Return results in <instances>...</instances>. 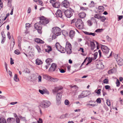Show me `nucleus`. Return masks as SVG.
<instances>
[{"label": "nucleus", "instance_id": "e2e57ef3", "mask_svg": "<svg viewBox=\"0 0 123 123\" xmlns=\"http://www.w3.org/2000/svg\"><path fill=\"white\" fill-rule=\"evenodd\" d=\"M72 88L73 89H76V90L78 89V87L77 86L75 85L72 87Z\"/></svg>", "mask_w": 123, "mask_h": 123}, {"label": "nucleus", "instance_id": "ea45409f", "mask_svg": "<svg viewBox=\"0 0 123 123\" xmlns=\"http://www.w3.org/2000/svg\"><path fill=\"white\" fill-rule=\"evenodd\" d=\"M14 52L15 54L17 55L20 54V53L19 50L18 49H17L15 50Z\"/></svg>", "mask_w": 123, "mask_h": 123}, {"label": "nucleus", "instance_id": "c756f323", "mask_svg": "<svg viewBox=\"0 0 123 123\" xmlns=\"http://www.w3.org/2000/svg\"><path fill=\"white\" fill-rule=\"evenodd\" d=\"M45 93H46L47 94H49V92L45 88H43L42 90Z\"/></svg>", "mask_w": 123, "mask_h": 123}, {"label": "nucleus", "instance_id": "0e129e2a", "mask_svg": "<svg viewBox=\"0 0 123 123\" xmlns=\"http://www.w3.org/2000/svg\"><path fill=\"white\" fill-rule=\"evenodd\" d=\"M39 92L42 94H44L45 93L42 90L39 89Z\"/></svg>", "mask_w": 123, "mask_h": 123}, {"label": "nucleus", "instance_id": "f3484780", "mask_svg": "<svg viewBox=\"0 0 123 123\" xmlns=\"http://www.w3.org/2000/svg\"><path fill=\"white\" fill-rule=\"evenodd\" d=\"M86 13L84 12H82L80 13L79 14V17L81 18H83L85 17L86 16Z\"/></svg>", "mask_w": 123, "mask_h": 123}, {"label": "nucleus", "instance_id": "7c9ffc66", "mask_svg": "<svg viewBox=\"0 0 123 123\" xmlns=\"http://www.w3.org/2000/svg\"><path fill=\"white\" fill-rule=\"evenodd\" d=\"M35 47L37 50L38 52L39 53H40L41 52V50L40 47L38 45H36L35 46Z\"/></svg>", "mask_w": 123, "mask_h": 123}, {"label": "nucleus", "instance_id": "4468645a", "mask_svg": "<svg viewBox=\"0 0 123 123\" xmlns=\"http://www.w3.org/2000/svg\"><path fill=\"white\" fill-rule=\"evenodd\" d=\"M56 14L57 16L61 18L62 17V15L61 11L59 9H58L57 12Z\"/></svg>", "mask_w": 123, "mask_h": 123}, {"label": "nucleus", "instance_id": "6ab92c4d", "mask_svg": "<svg viewBox=\"0 0 123 123\" xmlns=\"http://www.w3.org/2000/svg\"><path fill=\"white\" fill-rule=\"evenodd\" d=\"M14 121L15 119L13 118H9L7 119V121L8 123H12Z\"/></svg>", "mask_w": 123, "mask_h": 123}, {"label": "nucleus", "instance_id": "13d9d810", "mask_svg": "<svg viewBox=\"0 0 123 123\" xmlns=\"http://www.w3.org/2000/svg\"><path fill=\"white\" fill-rule=\"evenodd\" d=\"M101 89H98L96 92V93L98 94H99L100 93V91Z\"/></svg>", "mask_w": 123, "mask_h": 123}, {"label": "nucleus", "instance_id": "864d4df0", "mask_svg": "<svg viewBox=\"0 0 123 123\" xmlns=\"http://www.w3.org/2000/svg\"><path fill=\"white\" fill-rule=\"evenodd\" d=\"M16 120L17 123H20V120L19 118L18 117H17L16 118Z\"/></svg>", "mask_w": 123, "mask_h": 123}, {"label": "nucleus", "instance_id": "a211bd4d", "mask_svg": "<svg viewBox=\"0 0 123 123\" xmlns=\"http://www.w3.org/2000/svg\"><path fill=\"white\" fill-rule=\"evenodd\" d=\"M35 42L38 43H44L43 41L39 38H36L35 39Z\"/></svg>", "mask_w": 123, "mask_h": 123}, {"label": "nucleus", "instance_id": "de8ad7c7", "mask_svg": "<svg viewBox=\"0 0 123 123\" xmlns=\"http://www.w3.org/2000/svg\"><path fill=\"white\" fill-rule=\"evenodd\" d=\"M38 4L42 6H43V3L41 0H38Z\"/></svg>", "mask_w": 123, "mask_h": 123}, {"label": "nucleus", "instance_id": "f257e3e1", "mask_svg": "<svg viewBox=\"0 0 123 123\" xmlns=\"http://www.w3.org/2000/svg\"><path fill=\"white\" fill-rule=\"evenodd\" d=\"M51 103L50 101L48 100H44L42 102L39 106V108L45 109L49 107Z\"/></svg>", "mask_w": 123, "mask_h": 123}, {"label": "nucleus", "instance_id": "7ed1b4c3", "mask_svg": "<svg viewBox=\"0 0 123 123\" xmlns=\"http://www.w3.org/2000/svg\"><path fill=\"white\" fill-rule=\"evenodd\" d=\"M52 31L56 36H58L61 34V29L57 27H53L52 29Z\"/></svg>", "mask_w": 123, "mask_h": 123}, {"label": "nucleus", "instance_id": "20e7f679", "mask_svg": "<svg viewBox=\"0 0 123 123\" xmlns=\"http://www.w3.org/2000/svg\"><path fill=\"white\" fill-rule=\"evenodd\" d=\"M71 49V44L69 42H67L66 43L65 49L68 54H70L72 53Z\"/></svg>", "mask_w": 123, "mask_h": 123}, {"label": "nucleus", "instance_id": "0eeeda50", "mask_svg": "<svg viewBox=\"0 0 123 123\" xmlns=\"http://www.w3.org/2000/svg\"><path fill=\"white\" fill-rule=\"evenodd\" d=\"M35 29L37 30L38 32L40 34H41L42 31L41 30L42 28L41 25L39 23H36L34 26Z\"/></svg>", "mask_w": 123, "mask_h": 123}, {"label": "nucleus", "instance_id": "bf43d9fd", "mask_svg": "<svg viewBox=\"0 0 123 123\" xmlns=\"http://www.w3.org/2000/svg\"><path fill=\"white\" fill-rule=\"evenodd\" d=\"M10 63L11 65H12L14 63L13 60L12 59V58H10Z\"/></svg>", "mask_w": 123, "mask_h": 123}, {"label": "nucleus", "instance_id": "dca6fc26", "mask_svg": "<svg viewBox=\"0 0 123 123\" xmlns=\"http://www.w3.org/2000/svg\"><path fill=\"white\" fill-rule=\"evenodd\" d=\"M75 34V32L73 30H71L69 32V35L71 38H72L74 37Z\"/></svg>", "mask_w": 123, "mask_h": 123}, {"label": "nucleus", "instance_id": "6e6552de", "mask_svg": "<svg viewBox=\"0 0 123 123\" xmlns=\"http://www.w3.org/2000/svg\"><path fill=\"white\" fill-rule=\"evenodd\" d=\"M101 48L104 54H106L108 53L109 52V49L106 46L102 45Z\"/></svg>", "mask_w": 123, "mask_h": 123}, {"label": "nucleus", "instance_id": "774afa93", "mask_svg": "<svg viewBox=\"0 0 123 123\" xmlns=\"http://www.w3.org/2000/svg\"><path fill=\"white\" fill-rule=\"evenodd\" d=\"M19 118L22 119V120H24L25 119V118L24 117H23L22 116H19Z\"/></svg>", "mask_w": 123, "mask_h": 123}, {"label": "nucleus", "instance_id": "39448f33", "mask_svg": "<svg viewBox=\"0 0 123 123\" xmlns=\"http://www.w3.org/2000/svg\"><path fill=\"white\" fill-rule=\"evenodd\" d=\"M40 20L39 23L42 25L46 24L49 22V20L43 16L40 17Z\"/></svg>", "mask_w": 123, "mask_h": 123}, {"label": "nucleus", "instance_id": "ddd939ff", "mask_svg": "<svg viewBox=\"0 0 123 123\" xmlns=\"http://www.w3.org/2000/svg\"><path fill=\"white\" fill-rule=\"evenodd\" d=\"M62 5L63 6L66 8H68L69 6V2L67 0H64L63 2Z\"/></svg>", "mask_w": 123, "mask_h": 123}, {"label": "nucleus", "instance_id": "c03bdc74", "mask_svg": "<svg viewBox=\"0 0 123 123\" xmlns=\"http://www.w3.org/2000/svg\"><path fill=\"white\" fill-rule=\"evenodd\" d=\"M87 23L88 25L89 26H91L92 24V22L90 20H88L87 21Z\"/></svg>", "mask_w": 123, "mask_h": 123}, {"label": "nucleus", "instance_id": "f8f14e48", "mask_svg": "<svg viewBox=\"0 0 123 123\" xmlns=\"http://www.w3.org/2000/svg\"><path fill=\"white\" fill-rule=\"evenodd\" d=\"M116 61L120 66L123 65V60L119 57H117L116 59Z\"/></svg>", "mask_w": 123, "mask_h": 123}, {"label": "nucleus", "instance_id": "393cba45", "mask_svg": "<svg viewBox=\"0 0 123 123\" xmlns=\"http://www.w3.org/2000/svg\"><path fill=\"white\" fill-rule=\"evenodd\" d=\"M0 123H7L6 120L4 118L1 117L0 118Z\"/></svg>", "mask_w": 123, "mask_h": 123}, {"label": "nucleus", "instance_id": "423d86ee", "mask_svg": "<svg viewBox=\"0 0 123 123\" xmlns=\"http://www.w3.org/2000/svg\"><path fill=\"white\" fill-rule=\"evenodd\" d=\"M72 11L73 10L71 9V10L68 9L65 11L64 13L67 17L70 18L72 16L73 14L72 12Z\"/></svg>", "mask_w": 123, "mask_h": 123}, {"label": "nucleus", "instance_id": "f704fd0d", "mask_svg": "<svg viewBox=\"0 0 123 123\" xmlns=\"http://www.w3.org/2000/svg\"><path fill=\"white\" fill-rule=\"evenodd\" d=\"M106 19V18L104 16H101V17L99 19L102 22H104Z\"/></svg>", "mask_w": 123, "mask_h": 123}, {"label": "nucleus", "instance_id": "49530a36", "mask_svg": "<svg viewBox=\"0 0 123 123\" xmlns=\"http://www.w3.org/2000/svg\"><path fill=\"white\" fill-rule=\"evenodd\" d=\"M90 7H93L94 6V3L93 1H92L91 2V4H90Z\"/></svg>", "mask_w": 123, "mask_h": 123}, {"label": "nucleus", "instance_id": "e433bc0d", "mask_svg": "<svg viewBox=\"0 0 123 123\" xmlns=\"http://www.w3.org/2000/svg\"><path fill=\"white\" fill-rule=\"evenodd\" d=\"M98 53L97 52H95L94 54V57L93 58V60H95L97 58V57Z\"/></svg>", "mask_w": 123, "mask_h": 123}, {"label": "nucleus", "instance_id": "37998d69", "mask_svg": "<svg viewBox=\"0 0 123 123\" xmlns=\"http://www.w3.org/2000/svg\"><path fill=\"white\" fill-rule=\"evenodd\" d=\"M80 10H81L83 11L86 10L88 8L87 7H84L82 6H81L80 7Z\"/></svg>", "mask_w": 123, "mask_h": 123}, {"label": "nucleus", "instance_id": "412c9836", "mask_svg": "<svg viewBox=\"0 0 123 123\" xmlns=\"http://www.w3.org/2000/svg\"><path fill=\"white\" fill-rule=\"evenodd\" d=\"M90 44L91 49L92 50H93L95 48V45L94 42L91 41L90 42Z\"/></svg>", "mask_w": 123, "mask_h": 123}, {"label": "nucleus", "instance_id": "f03ea898", "mask_svg": "<svg viewBox=\"0 0 123 123\" xmlns=\"http://www.w3.org/2000/svg\"><path fill=\"white\" fill-rule=\"evenodd\" d=\"M75 25L77 28L80 30L84 28L83 23L80 19H77L75 23Z\"/></svg>", "mask_w": 123, "mask_h": 123}, {"label": "nucleus", "instance_id": "9d476101", "mask_svg": "<svg viewBox=\"0 0 123 123\" xmlns=\"http://www.w3.org/2000/svg\"><path fill=\"white\" fill-rule=\"evenodd\" d=\"M56 66L57 65L56 64L54 63L52 64L49 69V71L51 72L54 71L55 69Z\"/></svg>", "mask_w": 123, "mask_h": 123}, {"label": "nucleus", "instance_id": "8fccbe9b", "mask_svg": "<svg viewBox=\"0 0 123 123\" xmlns=\"http://www.w3.org/2000/svg\"><path fill=\"white\" fill-rule=\"evenodd\" d=\"M7 36L8 37V38L10 40L11 38V36H10V33L9 32H8L7 33Z\"/></svg>", "mask_w": 123, "mask_h": 123}, {"label": "nucleus", "instance_id": "3c124183", "mask_svg": "<svg viewBox=\"0 0 123 123\" xmlns=\"http://www.w3.org/2000/svg\"><path fill=\"white\" fill-rule=\"evenodd\" d=\"M75 81L77 82H80L81 81V80L78 78H76L75 80Z\"/></svg>", "mask_w": 123, "mask_h": 123}, {"label": "nucleus", "instance_id": "338daca9", "mask_svg": "<svg viewBox=\"0 0 123 123\" xmlns=\"http://www.w3.org/2000/svg\"><path fill=\"white\" fill-rule=\"evenodd\" d=\"M92 60V59L91 58H89L88 60V62L89 63H90Z\"/></svg>", "mask_w": 123, "mask_h": 123}, {"label": "nucleus", "instance_id": "cd10ccee", "mask_svg": "<svg viewBox=\"0 0 123 123\" xmlns=\"http://www.w3.org/2000/svg\"><path fill=\"white\" fill-rule=\"evenodd\" d=\"M99 11V12H101L103 11L104 10V8L103 6H99L98 7Z\"/></svg>", "mask_w": 123, "mask_h": 123}, {"label": "nucleus", "instance_id": "4d7b16f0", "mask_svg": "<svg viewBox=\"0 0 123 123\" xmlns=\"http://www.w3.org/2000/svg\"><path fill=\"white\" fill-rule=\"evenodd\" d=\"M108 82V80L106 79H104L103 80V83H107Z\"/></svg>", "mask_w": 123, "mask_h": 123}, {"label": "nucleus", "instance_id": "a18cd8bd", "mask_svg": "<svg viewBox=\"0 0 123 123\" xmlns=\"http://www.w3.org/2000/svg\"><path fill=\"white\" fill-rule=\"evenodd\" d=\"M70 102L67 99H66L65 101V104L66 105H69Z\"/></svg>", "mask_w": 123, "mask_h": 123}, {"label": "nucleus", "instance_id": "2f4dec72", "mask_svg": "<svg viewBox=\"0 0 123 123\" xmlns=\"http://www.w3.org/2000/svg\"><path fill=\"white\" fill-rule=\"evenodd\" d=\"M13 79L16 82H18L19 80V79L17 78V75L16 74H15Z\"/></svg>", "mask_w": 123, "mask_h": 123}, {"label": "nucleus", "instance_id": "58836bf2", "mask_svg": "<svg viewBox=\"0 0 123 123\" xmlns=\"http://www.w3.org/2000/svg\"><path fill=\"white\" fill-rule=\"evenodd\" d=\"M116 86L117 87H119L120 85V82L118 79H117V81L116 82Z\"/></svg>", "mask_w": 123, "mask_h": 123}, {"label": "nucleus", "instance_id": "72a5a7b5", "mask_svg": "<svg viewBox=\"0 0 123 123\" xmlns=\"http://www.w3.org/2000/svg\"><path fill=\"white\" fill-rule=\"evenodd\" d=\"M106 102L107 105L109 106H111V101L110 100L108 99H107L106 100Z\"/></svg>", "mask_w": 123, "mask_h": 123}, {"label": "nucleus", "instance_id": "aec40b11", "mask_svg": "<svg viewBox=\"0 0 123 123\" xmlns=\"http://www.w3.org/2000/svg\"><path fill=\"white\" fill-rule=\"evenodd\" d=\"M60 4L59 2H56L54 4H53V6L54 7L59 8L60 7Z\"/></svg>", "mask_w": 123, "mask_h": 123}, {"label": "nucleus", "instance_id": "1a4fd4ad", "mask_svg": "<svg viewBox=\"0 0 123 123\" xmlns=\"http://www.w3.org/2000/svg\"><path fill=\"white\" fill-rule=\"evenodd\" d=\"M62 94L61 93H59L57 94L56 97L57 102L59 103L61 102V100Z\"/></svg>", "mask_w": 123, "mask_h": 123}, {"label": "nucleus", "instance_id": "a878e982", "mask_svg": "<svg viewBox=\"0 0 123 123\" xmlns=\"http://www.w3.org/2000/svg\"><path fill=\"white\" fill-rule=\"evenodd\" d=\"M58 51L62 53H64L65 52V49L62 47H61L59 49Z\"/></svg>", "mask_w": 123, "mask_h": 123}, {"label": "nucleus", "instance_id": "473e14b6", "mask_svg": "<svg viewBox=\"0 0 123 123\" xmlns=\"http://www.w3.org/2000/svg\"><path fill=\"white\" fill-rule=\"evenodd\" d=\"M94 17L98 19H99L101 17V16L99 14H95L94 15Z\"/></svg>", "mask_w": 123, "mask_h": 123}, {"label": "nucleus", "instance_id": "09e8293b", "mask_svg": "<svg viewBox=\"0 0 123 123\" xmlns=\"http://www.w3.org/2000/svg\"><path fill=\"white\" fill-rule=\"evenodd\" d=\"M38 82H41L42 80V77L40 75H39L38 77Z\"/></svg>", "mask_w": 123, "mask_h": 123}, {"label": "nucleus", "instance_id": "2eb2a0df", "mask_svg": "<svg viewBox=\"0 0 123 123\" xmlns=\"http://www.w3.org/2000/svg\"><path fill=\"white\" fill-rule=\"evenodd\" d=\"M97 68L99 69H101L104 68V66L101 62H99L96 65Z\"/></svg>", "mask_w": 123, "mask_h": 123}, {"label": "nucleus", "instance_id": "c9c22d12", "mask_svg": "<svg viewBox=\"0 0 123 123\" xmlns=\"http://www.w3.org/2000/svg\"><path fill=\"white\" fill-rule=\"evenodd\" d=\"M50 79L52 81L54 82H57L58 80L57 78H53L52 77L50 78Z\"/></svg>", "mask_w": 123, "mask_h": 123}, {"label": "nucleus", "instance_id": "5fc2aeb1", "mask_svg": "<svg viewBox=\"0 0 123 123\" xmlns=\"http://www.w3.org/2000/svg\"><path fill=\"white\" fill-rule=\"evenodd\" d=\"M55 0H50V3L52 4L53 6V4H54V3L56 2H55Z\"/></svg>", "mask_w": 123, "mask_h": 123}, {"label": "nucleus", "instance_id": "69168bd1", "mask_svg": "<svg viewBox=\"0 0 123 123\" xmlns=\"http://www.w3.org/2000/svg\"><path fill=\"white\" fill-rule=\"evenodd\" d=\"M31 12V9L30 7H29L28 8V10H27V13H30Z\"/></svg>", "mask_w": 123, "mask_h": 123}, {"label": "nucleus", "instance_id": "4c0bfd02", "mask_svg": "<svg viewBox=\"0 0 123 123\" xmlns=\"http://www.w3.org/2000/svg\"><path fill=\"white\" fill-rule=\"evenodd\" d=\"M23 72L26 73H29L30 72V70L28 68L25 69Z\"/></svg>", "mask_w": 123, "mask_h": 123}, {"label": "nucleus", "instance_id": "4be33fe9", "mask_svg": "<svg viewBox=\"0 0 123 123\" xmlns=\"http://www.w3.org/2000/svg\"><path fill=\"white\" fill-rule=\"evenodd\" d=\"M42 61L39 59H37L36 60V63L37 65H40L42 64Z\"/></svg>", "mask_w": 123, "mask_h": 123}, {"label": "nucleus", "instance_id": "a19ab883", "mask_svg": "<svg viewBox=\"0 0 123 123\" xmlns=\"http://www.w3.org/2000/svg\"><path fill=\"white\" fill-rule=\"evenodd\" d=\"M42 120L41 118H39L38 121H37V122H33L32 123H42Z\"/></svg>", "mask_w": 123, "mask_h": 123}, {"label": "nucleus", "instance_id": "680f3d73", "mask_svg": "<svg viewBox=\"0 0 123 123\" xmlns=\"http://www.w3.org/2000/svg\"><path fill=\"white\" fill-rule=\"evenodd\" d=\"M59 70L60 72L62 73H65V71L64 70V69H59Z\"/></svg>", "mask_w": 123, "mask_h": 123}, {"label": "nucleus", "instance_id": "5701e85b", "mask_svg": "<svg viewBox=\"0 0 123 123\" xmlns=\"http://www.w3.org/2000/svg\"><path fill=\"white\" fill-rule=\"evenodd\" d=\"M62 88H60L59 87H55L54 89L53 90V91L55 92H57L58 91L62 89Z\"/></svg>", "mask_w": 123, "mask_h": 123}, {"label": "nucleus", "instance_id": "6e6d98bb", "mask_svg": "<svg viewBox=\"0 0 123 123\" xmlns=\"http://www.w3.org/2000/svg\"><path fill=\"white\" fill-rule=\"evenodd\" d=\"M106 38L108 41L110 42L111 41V38L109 37L108 36H106Z\"/></svg>", "mask_w": 123, "mask_h": 123}, {"label": "nucleus", "instance_id": "052dcab7", "mask_svg": "<svg viewBox=\"0 0 123 123\" xmlns=\"http://www.w3.org/2000/svg\"><path fill=\"white\" fill-rule=\"evenodd\" d=\"M98 52L99 53V57L100 58L101 57H102V56L101 55V51L100 50H98Z\"/></svg>", "mask_w": 123, "mask_h": 123}, {"label": "nucleus", "instance_id": "c85d7f7f", "mask_svg": "<svg viewBox=\"0 0 123 123\" xmlns=\"http://www.w3.org/2000/svg\"><path fill=\"white\" fill-rule=\"evenodd\" d=\"M47 47H48V49H45V51L46 52L49 53L50 51L52 50V49L50 46H48Z\"/></svg>", "mask_w": 123, "mask_h": 123}, {"label": "nucleus", "instance_id": "603ef678", "mask_svg": "<svg viewBox=\"0 0 123 123\" xmlns=\"http://www.w3.org/2000/svg\"><path fill=\"white\" fill-rule=\"evenodd\" d=\"M101 100L100 98H98L96 100V102L98 103H101Z\"/></svg>", "mask_w": 123, "mask_h": 123}, {"label": "nucleus", "instance_id": "b1692460", "mask_svg": "<svg viewBox=\"0 0 123 123\" xmlns=\"http://www.w3.org/2000/svg\"><path fill=\"white\" fill-rule=\"evenodd\" d=\"M52 61V59L50 58H48L46 60V62L47 64L49 65H50V63Z\"/></svg>", "mask_w": 123, "mask_h": 123}, {"label": "nucleus", "instance_id": "bb28decb", "mask_svg": "<svg viewBox=\"0 0 123 123\" xmlns=\"http://www.w3.org/2000/svg\"><path fill=\"white\" fill-rule=\"evenodd\" d=\"M55 47H56V49L58 50L62 46L60 45L59 43H57L55 44Z\"/></svg>", "mask_w": 123, "mask_h": 123}, {"label": "nucleus", "instance_id": "79ce46f5", "mask_svg": "<svg viewBox=\"0 0 123 123\" xmlns=\"http://www.w3.org/2000/svg\"><path fill=\"white\" fill-rule=\"evenodd\" d=\"M103 30L102 29H99L95 30V32H101Z\"/></svg>", "mask_w": 123, "mask_h": 123}, {"label": "nucleus", "instance_id": "9b49d317", "mask_svg": "<svg viewBox=\"0 0 123 123\" xmlns=\"http://www.w3.org/2000/svg\"><path fill=\"white\" fill-rule=\"evenodd\" d=\"M87 92L86 91L83 92L81 94L79 95L78 98H80L86 97L87 96Z\"/></svg>", "mask_w": 123, "mask_h": 123}]
</instances>
